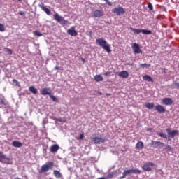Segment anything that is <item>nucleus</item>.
<instances>
[{"instance_id": "14", "label": "nucleus", "mask_w": 179, "mask_h": 179, "mask_svg": "<svg viewBox=\"0 0 179 179\" xmlns=\"http://www.w3.org/2000/svg\"><path fill=\"white\" fill-rule=\"evenodd\" d=\"M162 101L165 106H171L173 104V99L171 98H164Z\"/></svg>"}, {"instance_id": "13", "label": "nucleus", "mask_w": 179, "mask_h": 179, "mask_svg": "<svg viewBox=\"0 0 179 179\" xmlns=\"http://www.w3.org/2000/svg\"><path fill=\"white\" fill-rule=\"evenodd\" d=\"M67 34H69V36H71L72 37H76V36H78V31L75 30V27H73L72 29H68Z\"/></svg>"}, {"instance_id": "18", "label": "nucleus", "mask_w": 179, "mask_h": 179, "mask_svg": "<svg viewBox=\"0 0 179 179\" xmlns=\"http://www.w3.org/2000/svg\"><path fill=\"white\" fill-rule=\"evenodd\" d=\"M12 145L14 148H22V146H23V143H22L20 141H14L12 142Z\"/></svg>"}, {"instance_id": "25", "label": "nucleus", "mask_w": 179, "mask_h": 179, "mask_svg": "<svg viewBox=\"0 0 179 179\" xmlns=\"http://www.w3.org/2000/svg\"><path fill=\"white\" fill-rule=\"evenodd\" d=\"M145 106L146 108H148V110H152V108H155V104L153 103H147Z\"/></svg>"}, {"instance_id": "43", "label": "nucleus", "mask_w": 179, "mask_h": 179, "mask_svg": "<svg viewBox=\"0 0 179 179\" xmlns=\"http://www.w3.org/2000/svg\"><path fill=\"white\" fill-rule=\"evenodd\" d=\"M7 52H9V54H10V55H12V50L10 48H7Z\"/></svg>"}, {"instance_id": "5", "label": "nucleus", "mask_w": 179, "mask_h": 179, "mask_svg": "<svg viewBox=\"0 0 179 179\" xmlns=\"http://www.w3.org/2000/svg\"><path fill=\"white\" fill-rule=\"evenodd\" d=\"M112 12L116 16H122L125 13V10L121 6L116 7L112 10Z\"/></svg>"}, {"instance_id": "34", "label": "nucleus", "mask_w": 179, "mask_h": 179, "mask_svg": "<svg viewBox=\"0 0 179 179\" xmlns=\"http://www.w3.org/2000/svg\"><path fill=\"white\" fill-rule=\"evenodd\" d=\"M13 83H15L16 86H18V87H20V83L17 81L16 79L13 80Z\"/></svg>"}, {"instance_id": "11", "label": "nucleus", "mask_w": 179, "mask_h": 179, "mask_svg": "<svg viewBox=\"0 0 179 179\" xmlns=\"http://www.w3.org/2000/svg\"><path fill=\"white\" fill-rule=\"evenodd\" d=\"M104 15V12L100 10H96L92 13V17H101Z\"/></svg>"}, {"instance_id": "27", "label": "nucleus", "mask_w": 179, "mask_h": 179, "mask_svg": "<svg viewBox=\"0 0 179 179\" xmlns=\"http://www.w3.org/2000/svg\"><path fill=\"white\" fill-rule=\"evenodd\" d=\"M53 174L56 178H61V172L58 170L53 171Z\"/></svg>"}, {"instance_id": "37", "label": "nucleus", "mask_w": 179, "mask_h": 179, "mask_svg": "<svg viewBox=\"0 0 179 179\" xmlns=\"http://www.w3.org/2000/svg\"><path fill=\"white\" fill-rule=\"evenodd\" d=\"M0 104L1 105H3V106H5L6 103H5V99H2V98H0Z\"/></svg>"}, {"instance_id": "35", "label": "nucleus", "mask_w": 179, "mask_h": 179, "mask_svg": "<svg viewBox=\"0 0 179 179\" xmlns=\"http://www.w3.org/2000/svg\"><path fill=\"white\" fill-rule=\"evenodd\" d=\"M0 31L3 32L5 31V25L0 23Z\"/></svg>"}, {"instance_id": "54", "label": "nucleus", "mask_w": 179, "mask_h": 179, "mask_svg": "<svg viewBox=\"0 0 179 179\" xmlns=\"http://www.w3.org/2000/svg\"><path fill=\"white\" fill-rule=\"evenodd\" d=\"M59 121L61 122V121L59 120Z\"/></svg>"}, {"instance_id": "26", "label": "nucleus", "mask_w": 179, "mask_h": 179, "mask_svg": "<svg viewBox=\"0 0 179 179\" xmlns=\"http://www.w3.org/2000/svg\"><path fill=\"white\" fill-rule=\"evenodd\" d=\"M136 149H143V142L139 141L136 144Z\"/></svg>"}, {"instance_id": "15", "label": "nucleus", "mask_w": 179, "mask_h": 179, "mask_svg": "<svg viewBox=\"0 0 179 179\" xmlns=\"http://www.w3.org/2000/svg\"><path fill=\"white\" fill-rule=\"evenodd\" d=\"M166 132L169 135L171 136V138H174L175 135H178V130L171 131V129L170 128L166 129Z\"/></svg>"}, {"instance_id": "9", "label": "nucleus", "mask_w": 179, "mask_h": 179, "mask_svg": "<svg viewBox=\"0 0 179 179\" xmlns=\"http://www.w3.org/2000/svg\"><path fill=\"white\" fill-rule=\"evenodd\" d=\"M131 48H132L134 54H142V50H141V48H139V44L133 43Z\"/></svg>"}, {"instance_id": "24", "label": "nucleus", "mask_w": 179, "mask_h": 179, "mask_svg": "<svg viewBox=\"0 0 179 179\" xmlns=\"http://www.w3.org/2000/svg\"><path fill=\"white\" fill-rule=\"evenodd\" d=\"M3 159H4V160H9V157L3 155V152H2V151H0V162H2Z\"/></svg>"}, {"instance_id": "17", "label": "nucleus", "mask_w": 179, "mask_h": 179, "mask_svg": "<svg viewBox=\"0 0 179 179\" xmlns=\"http://www.w3.org/2000/svg\"><path fill=\"white\" fill-rule=\"evenodd\" d=\"M50 150L52 152V153H55L59 150V145L57 144H54L50 147Z\"/></svg>"}, {"instance_id": "41", "label": "nucleus", "mask_w": 179, "mask_h": 179, "mask_svg": "<svg viewBox=\"0 0 179 179\" xmlns=\"http://www.w3.org/2000/svg\"><path fill=\"white\" fill-rule=\"evenodd\" d=\"M84 138H85V134H81L79 136L78 139H79L80 141H82V139H83Z\"/></svg>"}, {"instance_id": "45", "label": "nucleus", "mask_w": 179, "mask_h": 179, "mask_svg": "<svg viewBox=\"0 0 179 179\" xmlns=\"http://www.w3.org/2000/svg\"><path fill=\"white\" fill-rule=\"evenodd\" d=\"M89 34H90V36H93V31H90L89 32Z\"/></svg>"}, {"instance_id": "21", "label": "nucleus", "mask_w": 179, "mask_h": 179, "mask_svg": "<svg viewBox=\"0 0 179 179\" xmlns=\"http://www.w3.org/2000/svg\"><path fill=\"white\" fill-rule=\"evenodd\" d=\"M29 92H31V93H32L33 94H37V93L38 92V91L37 90V89L33 86H30L29 87Z\"/></svg>"}, {"instance_id": "7", "label": "nucleus", "mask_w": 179, "mask_h": 179, "mask_svg": "<svg viewBox=\"0 0 179 179\" xmlns=\"http://www.w3.org/2000/svg\"><path fill=\"white\" fill-rule=\"evenodd\" d=\"M40 93L42 96H51L52 91L51 88L44 87L40 90Z\"/></svg>"}, {"instance_id": "3", "label": "nucleus", "mask_w": 179, "mask_h": 179, "mask_svg": "<svg viewBox=\"0 0 179 179\" xmlns=\"http://www.w3.org/2000/svg\"><path fill=\"white\" fill-rule=\"evenodd\" d=\"M134 34H141V33H143V34L150 35L152 34V31L148 30V29H134L132 27L129 28Z\"/></svg>"}, {"instance_id": "32", "label": "nucleus", "mask_w": 179, "mask_h": 179, "mask_svg": "<svg viewBox=\"0 0 179 179\" xmlns=\"http://www.w3.org/2000/svg\"><path fill=\"white\" fill-rule=\"evenodd\" d=\"M50 98L52 100V101H58V99L57 97H55L54 95L51 94L49 95Z\"/></svg>"}, {"instance_id": "29", "label": "nucleus", "mask_w": 179, "mask_h": 179, "mask_svg": "<svg viewBox=\"0 0 179 179\" xmlns=\"http://www.w3.org/2000/svg\"><path fill=\"white\" fill-rule=\"evenodd\" d=\"M157 135H158V136H160L161 138H164V139H167V135L163 132L157 133Z\"/></svg>"}, {"instance_id": "19", "label": "nucleus", "mask_w": 179, "mask_h": 179, "mask_svg": "<svg viewBox=\"0 0 179 179\" xmlns=\"http://www.w3.org/2000/svg\"><path fill=\"white\" fill-rule=\"evenodd\" d=\"M129 174H132L131 170V169L126 170L122 173V176H120V179L125 178V177L127 176H129Z\"/></svg>"}, {"instance_id": "16", "label": "nucleus", "mask_w": 179, "mask_h": 179, "mask_svg": "<svg viewBox=\"0 0 179 179\" xmlns=\"http://www.w3.org/2000/svg\"><path fill=\"white\" fill-rule=\"evenodd\" d=\"M155 110L157 111V113H160L161 114L166 113L165 108L162 105H157L155 106Z\"/></svg>"}, {"instance_id": "20", "label": "nucleus", "mask_w": 179, "mask_h": 179, "mask_svg": "<svg viewBox=\"0 0 179 179\" xmlns=\"http://www.w3.org/2000/svg\"><path fill=\"white\" fill-rule=\"evenodd\" d=\"M119 76L120 78H128V76H129V73H128V71H122L121 72L119 73Z\"/></svg>"}, {"instance_id": "31", "label": "nucleus", "mask_w": 179, "mask_h": 179, "mask_svg": "<svg viewBox=\"0 0 179 179\" xmlns=\"http://www.w3.org/2000/svg\"><path fill=\"white\" fill-rule=\"evenodd\" d=\"M34 34L35 36H38V37H41V36H43V34H41L40 31H34Z\"/></svg>"}, {"instance_id": "22", "label": "nucleus", "mask_w": 179, "mask_h": 179, "mask_svg": "<svg viewBox=\"0 0 179 179\" xmlns=\"http://www.w3.org/2000/svg\"><path fill=\"white\" fill-rule=\"evenodd\" d=\"M94 80L96 82H103V76H101V75H96L94 76Z\"/></svg>"}, {"instance_id": "44", "label": "nucleus", "mask_w": 179, "mask_h": 179, "mask_svg": "<svg viewBox=\"0 0 179 179\" xmlns=\"http://www.w3.org/2000/svg\"><path fill=\"white\" fill-rule=\"evenodd\" d=\"M19 15H20L21 16H24V12H23V11H20V12H19Z\"/></svg>"}, {"instance_id": "33", "label": "nucleus", "mask_w": 179, "mask_h": 179, "mask_svg": "<svg viewBox=\"0 0 179 179\" xmlns=\"http://www.w3.org/2000/svg\"><path fill=\"white\" fill-rule=\"evenodd\" d=\"M173 87H175V89H179V83L174 81L173 83Z\"/></svg>"}, {"instance_id": "47", "label": "nucleus", "mask_w": 179, "mask_h": 179, "mask_svg": "<svg viewBox=\"0 0 179 179\" xmlns=\"http://www.w3.org/2000/svg\"><path fill=\"white\" fill-rule=\"evenodd\" d=\"M55 69H56L57 71H58V70L59 69V66H56V67L55 68Z\"/></svg>"}, {"instance_id": "36", "label": "nucleus", "mask_w": 179, "mask_h": 179, "mask_svg": "<svg viewBox=\"0 0 179 179\" xmlns=\"http://www.w3.org/2000/svg\"><path fill=\"white\" fill-rule=\"evenodd\" d=\"M148 8L150 10H153V6L152 5V3L150 2L148 3Z\"/></svg>"}, {"instance_id": "48", "label": "nucleus", "mask_w": 179, "mask_h": 179, "mask_svg": "<svg viewBox=\"0 0 179 179\" xmlns=\"http://www.w3.org/2000/svg\"><path fill=\"white\" fill-rule=\"evenodd\" d=\"M106 95L108 96H111V94L106 93Z\"/></svg>"}, {"instance_id": "51", "label": "nucleus", "mask_w": 179, "mask_h": 179, "mask_svg": "<svg viewBox=\"0 0 179 179\" xmlns=\"http://www.w3.org/2000/svg\"><path fill=\"white\" fill-rule=\"evenodd\" d=\"M81 60H82V61H83V62H85V59H82Z\"/></svg>"}, {"instance_id": "4", "label": "nucleus", "mask_w": 179, "mask_h": 179, "mask_svg": "<svg viewBox=\"0 0 179 179\" xmlns=\"http://www.w3.org/2000/svg\"><path fill=\"white\" fill-rule=\"evenodd\" d=\"M53 17L56 22L58 23H60V24H68V20H65L64 17L59 15L58 13H55L53 15Z\"/></svg>"}, {"instance_id": "2", "label": "nucleus", "mask_w": 179, "mask_h": 179, "mask_svg": "<svg viewBox=\"0 0 179 179\" xmlns=\"http://www.w3.org/2000/svg\"><path fill=\"white\" fill-rule=\"evenodd\" d=\"M52 167H54V162H49L41 166L39 173H47V171H49L51 169H52Z\"/></svg>"}, {"instance_id": "28", "label": "nucleus", "mask_w": 179, "mask_h": 179, "mask_svg": "<svg viewBox=\"0 0 179 179\" xmlns=\"http://www.w3.org/2000/svg\"><path fill=\"white\" fill-rule=\"evenodd\" d=\"M139 68H150V64H141L139 65Z\"/></svg>"}, {"instance_id": "52", "label": "nucleus", "mask_w": 179, "mask_h": 179, "mask_svg": "<svg viewBox=\"0 0 179 179\" xmlns=\"http://www.w3.org/2000/svg\"><path fill=\"white\" fill-rule=\"evenodd\" d=\"M19 2H22V0H17Z\"/></svg>"}, {"instance_id": "53", "label": "nucleus", "mask_w": 179, "mask_h": 179, "mask_svg": "<svg viewBox=\"0 0 179 179\" xmlns=\"http://www.w3.org/2000/svg\"><path fill=\"white\" fill-rule=\"evenodd\" d=\"M99 94H101H101H102L101 92H99Z\"/></svg>"}, {"instance_id": "10", "label": "nucleus", "mask_w": 179, "mask_h": 179, "mask_svg": "<svg viewBox=\"0 0 179 179\" xmlns=\"http://www.w3.org/2000/svg\"><path fill=\"white\" fill-rule=\"evenodd\" d=\"M151 145L153 146V148H160V146L163 148L164 146H166L164 143L162 141H151Z\"/></svg>"}, {"instance_id": "50", "label": "nucleus", "mask_w": 179, "mask_h": 179, "mask_svg": "<svg viewBox=\"0 0 179 179\" xmlns=\"http://www.w3.org/2000/svg\"><path fill=\"white\" fill-rule=\"evenodd\" d=\"M15 179H21L20 178H15Z\"/></svg>"}, {"instance_id": "23", "label": "nucleus", "mask_w": 179, "mask_h": 179, "mask_svg": "<svg viewBox=\"0 0 179 179\" xmlns=\"http://www.w3.org/2000/svg\"><path fill=\"white\" fill-rule=\"evenodd\" d=\"M143 79L144 80H146L147 82H153V78L148 75H145L144 76H143Z\"/></svg>"}, {"instance_id": "38", "label": "nucleus", "mask_w": 179, "mask_h": 179, "mask_svg": "<svg viewBox=\"0 0 179 179\" xmlns=\"http://www.w3.org/2000/svg\"><path fill=\"white\" fill-rule=\"evenodd\" d=\"M112 177H114V173H113V172H110V173L107 176V178H111Z\"/></svg>"}, {"instance_id": "40", "label": "nucleus", "mask_w": 179, "mask_h": 179, "mask_svg": "<svg viewBox=\"0 0 179 179\" xmlns=\"http://www.w3.org/2000/svg\"><path fill=\"white\" fill-rule=\"evenodd\" d=\"M105 1V2H106L107 5H108L109 6H113V3H111L110 1L108 0H103Z\"/></svg>"}, {"instance_id": "30", "label": "nucleus", "mask_w": 179, "mask_h": 179, "mask_svg": "<svg viewBox=\"0 0 179 179\" xmlns=\"http://www.w3.org/2000/svg\"><path fill=\"white\" fill-rule=\"evenodd\" d=\"M131 174H141V170L136 169H131Z\"/></svg>"}, {"instance_id": "46", "label": "nucleus", "mask_w": 179, "mask_h": 179, "mask_svg": "<svg viewBox=\"0 0 179 179\" xmlns=\"http://www.w3.org/2000/svg\"><path fill=\"white\" fill-rule=\"evenodd\" d=\"M152 129H152V128H148V129H146V131H152Z\"/></svg>"}, {"instance_id": "8", "label": "nucleus", "mask_w": 179, "mask_h": 179, "mask_svg": "<svg viewBox=\"0 0 179 179\" xmlns=\"http://www.w3.org/2000/svg\"><path fill=\"white\" fill-rule=\"evenodd\" d=\"M153 166H155V164H153V162H146L143 164L142 169L145 171H152V167H153Z\"/></svg>"}, {"instance_id": "49", "label": "nucleus", "mask_w": 179, "mask_h": 179, "mask_svg": "<svg viewBox=\"0 0 179 179\" xmlns=\"http://www.w3.org/2000/svg\"><path fill=\"white\" fill-rule=\"evenodd\" d=\"M166 71H167V69H164V72L166 73Z\"/></svg>"}, {"instance_id": "42", "label": "nucleus", "mask_w": 179, "mask_h": 179, "mask_svg": "<svg viewBox=\"0 0 179 179\" xmlns=\"http://www.w3.org/2000/svg\"><path fill=\"white\" fill-rule=\"evenodd\" d=\"M105 76H110L111 75V71H108L104 73Z\"/></svg>"}, {"instance_id": "1", "label": "nucleus", "mask_w": 179, "mask_h": 179, "mask_svg": "<svg viewBox=\"0 0 179 179\" xmlns=\"http://www.w3.org/2000/svg\"><path fill=\"white\" fill-rule=\"evenodd\" d=\"M96 45L101 47L106 52H111V45L107 43V41L103 38H99L96 40Z\"/></svg>"}, {"instance_id": "6", "label": "nucleus", "mask_w": 179, "mask_h": 179, "mask_svg": "<svg viewBox=\"0 0 179 179\" xmlns=\"http://www.w3.org/2000/svg\"><path fill=\"white\" fill-rule=\"evenodd\" d=\"M91 141L94 142L95 145H99V143H104V142H106V138L99 137V136H95V137H91Z\"/></svg>"}, {"instance_id": "12", "label": "nucleus", "mask_w": 179, "mask_h": 179, "mask_svg": "<svg viewBox=\"0 0 179 179\" xmlns=\"http://www.w3.org/2000/svg\"><path fill=\"white\" fill-rule=\"evenodd\" d=\"M39 8L43 10L46 13V15H48V16H51V10L50 9L47 8L45 6H44V3H41V4H38Z\"/></svg>"}, {"instance_id": "39", "label": "nucleus", "mask_w": 179, "mask_h": 179, "mask_svg": "<svg viewBox=\"0 0 179 179\" xmlns=\"http://www.w3.org/2000/svg\"><path fill=\"white\" fill-rule=\"evenodd\" d=\"M165 149H166V150H169V152H171V150H173V148H172L171 146H170V145H167V146L165 148Z\"/></svg>"}]
</instances>
